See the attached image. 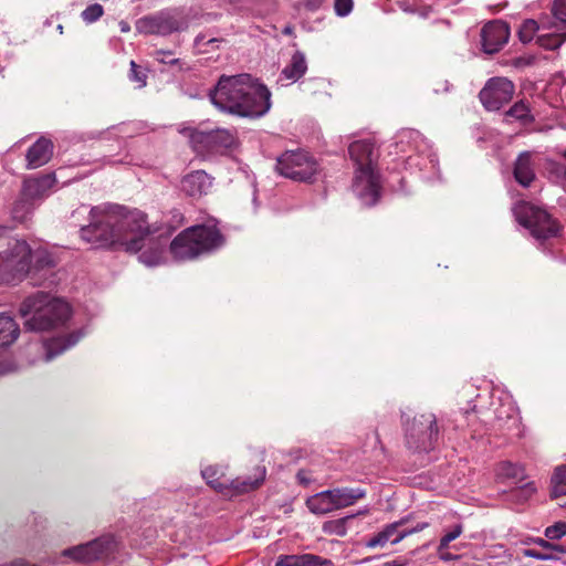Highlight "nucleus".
Listing matches in <instances>:
<instances>
[{"mask_svg": "<svg viewBox=\"0 0 566 566\" xmlns=\"http://www.w3.org/2000/svg\"><path fill=\"white\" fill-rule=\"evenodd\" d=\"M88 212L90 222L82 226L80 237L96 248L122 247L126 252H139V261L148 266L158 265L164 259L166 242L154 237L147 216L137 209L128 210L119 205L95 206L87 210L82 206L72 213Z\"/></svg>", "mask_w": 566, "mask_h": 566, "instance_id": "1", "label": "nucleus"}, {"mask_svg": "<svg viewBox=\"0 0 566 566\" xmlns=\"http://www.w3.org/2000/svg\"><path fill=\"white\" fill-rule=\"evenodd\" d=\"M209 98L220 112L239 117H261L271 107L268 87L247 73L221 75Z\"/></svg>", "mask_w": 566, "mask_h": 566, "instance_id": "2", "label": "nucleus"}, {"mask_svg": "<svg viewBox=\"0 0 566 566\" xmlns=\"http://www.w3.org/2000/svg\"><path fill=\"white\" fill-rule=\"evenodd\" d=\"M55 266L53 255L46 250L31 251L25 242H17L10 256L0 265V281L12 283L28 275L32 284L40 285Z\"/></svg>", "mask_w": 566, "mask_h": 566, "instance_id": "3", "label": "nucleus"}, {"mask_svg": "<svg viewBox=\"0 0 566 566\" xmlns=\"http://www.w3.org/2000/svg\"><path fill=\"white\" fill-rule=\"evenodd\" d=\"M348 154L356 166L353 190L364 205L373 206L380 192L379 174L376 170L379 153L376 144L371 139L355 140L349 145Z\"/></svg>", "mask_w": 566, "mask_h": 566, "instance_id": "4", "label": "nucleus"}, {"mask_svg": "<svg viewBox=\"0 0 566 566\" xmlns=\"http://www.w3.org/2000/svg\"><path fill=\"white\" fill-rule=\"evenodd\" d=\"M19 313L24 318L27 331L43 332L65 324L71 316V308L60 298L36 292L21 303Z\"/></svg>", "mask_w": 566, "mask_h": 566, "instance_id": "5", "label": "nucleus"}, {"mask_svg": "<svg viewBox=\"0 0 566 566\" xmlns=\"http://www.w3.org/2000/svg\"><path fill=\"white\" fill-rule=\"evenodd\" d=\"M226 244V237L216 222L196 224L182 230L170 243V252L178 261L193 260L212 253Z\"/></svg>", "mask_w": 566, "mask_h": 566, "instance_id": "6", "label": "nucleus"}, {"mask_svg": "<svg viewBox=\"0 0 566 566\" xmlns=\"http://www.w3.org/2000/svg\"><path fill=\"white\" fill-rule=\"evenodd\" d=\"M438 438L439 429L433 413L417 415L405 424L406 447L415 453L433 450Z\"/></svg>", "mask_w": 566, "mask_h": 566, "instance_id": "7", "label": "nucleus"}, {"mask_svg": "<svg viewBox=\"0 0 566 566\" xmlns=\"http://www.w3.org/2000/svg\"><path fill=\"white\" fill-rule=\"evenodd\" d=\"M515 216L518 223L528 229L538 241L556 238L562 231L560 223L537 206L524 202L516 207Z\"/></svg>", "mask_w": 566, "mask_h": 566, "instance_id": "8", "label": "nucleus"}, {"mask_svg": "<svg viewBox=\"0 0 566 566\" xmlns=\"http://www.w3.org/2000/svg\"><path fill=\"white\" fill-rule=\"evenodd\" d=\"M276 171L294 181L308 182L315 181L319 171L318 163L307 151L286 150L276 159Z\"/></svg>", "mask_w": 566, "mask_h": 566, "instance_id": "9", "label": "nucleus"}, {"mask_svg": "<svg viewBox=\"0 0 566 566\" xmlns=\"http://www.w3.org/2000/svg\"><path fill=\"white\" fill-rule=\"evenodd\" d=\"M187 132L191 148L201 156L222 154L235 143L234 135L228 129L217 128L205 132L189 128Z\"/></svg>", "mask_w": 566, "mask_h": 566, "instance_id": "10", "label": "nucleus"}, {"mask_svg": "<svg viewBox=\"0 0 566 566\" xmlns=\"http://www.w3.org/2000/svg\"><path fill=\"white\" fill-rule=\"evenodd\" d=\"M184 21L176 9H165L136 21V29L144 34L168 35L184 29Z\"/></svg>", "mask_w": 566, "mask_h": 566, "instance_id": "11", "label": "nucleus"}, {"mask_svg": "<svg viewBox=\"0 0 566 566\" xmlns=\"http://www.w3.org/2000/svg\"><path fill=\"white\" fill-rule=\"evenodd\" d=\"M515 86L506 77H492L479 93L482 105L488 111H499L511 102Z\"/></svg>", "mask_w": 566, "mask_h": 566, "instance_id": "12", "label": "nucleus"}, {"mask_svg": "<svg viewBox=\"0 0 566 566\" xmlns=\"http://www.w3.org/2000/svg\"><path fill=\"white\" fill-rule=\"evenodd\" d=\"M510 27L501 20L488 22L481 30V44L486 54L497 53L510 39Z\"/></svg>", "mask_w": 566, "mask_h": 566, "instance_id": "13", "label": "nucleus"}, {"mask_svg": "<svg viewBox=\"0 0 566 566\" xmlns=\"http://www.w3.org/2000/svg\"><path fill=\"white\" fill-rule=\"evenodd\" d=\"M212 187V178L203 170L186 175L181 180V190L189 197L200 198Z\"/></svg>", "mask_w": 566, "mask_h": 566, "instance_id": "14", "label": "nucleus"}, {"mask_svg": "<svg viewBox=\"0 0 566 566\" xmlns=\"http://www.w3.org/2000/svg\"><path fill=\"white\" fill-rule=\"evenodd\" d=\"M513 177L524 188H528L536 179L535 163L531 151L526 150L518 154L513 164Z\"/></svg>", "mask_w": 566, "mask_h": 566, "instance_id": "15", "label": "nucleus"}, {"mask_svg": "<svg viewBox=\"0 0 566 566\" xmlns=\"http://www.w3.org/2000/svg\"><path fill=\"white\" fill-rule=\"evenodd\" d=\"M105 551L102 539H94L86 544H81L63 552L64 556H69L77 562L90 563L98 559Z\"/></svg>", "mask_w": 566, "mask_h": 566, "instance_id": "16", "label": "nucleus"}, {"mask_svg": "<svg viewBox=\"0 0 566 566\" xmlns=\"http://www.w3.org/2000/svg\"><path fill=\"white\" fill-rule=\"evenodd\" d=\"M53 144L50 139L39 138L27 153L28 168L34 169L45 165L52 157Z\"/></svg>", "mask_w": 566, "mask_h": 566, "instance_id": "17", "label": "nucleus"}, {"mask_svg": "<svg viewBox=\"0 0 566 566\" xmlns=\"http://www.w3.org/2000/svg\"><path fill=\"white\" fill-rule=\"evenodd\" d=\"M83 336L81 331L72 332L66 336H59L48 339L44 343L45 361H50L74 346Z\"/></svg>", "mask_w": 566, "mask_h": 566, "instance_id": "18", "label": "nucleus"}, {"mask_svg": "<svg viewBox=\"0 0 566 566\" xmlns=\"http://www.w3.org/2000/svg\"><path fill=\"white\" fill-rule=\"evenodd\" d=\"M336 510L350 506L366 496V490L360 488L329 489Z\"/></svg>", "mask_w": 566, "mask_h": 566, "instance_id": "19", "label": "nucleus"}, {"mask_svg": "<svg viewBox=\"0 0 566 566\" xmlns=\"http://www.w3.org/2000/svg\"><path fill=\"white\" fill-rule=\"evenodd\" d=\"M265 473H266L265 468L258 467L255 469V473H254L253 478H251V476L244 478V479L237 478L234 480H231L230 484H228L229 480H226L224 483L228 485V489L226 491H228L230 488L232 490H234L235 493H247V492L253 491V490L258 489L263 483V481L265 479ZM223 494H227V492H224Z\"/></svg>", "mask_w": 566, "mask_h": 566, "instance_id": "20", "label": "nucleus"}, {"mask_svg": "<svg viewBox=\"0 0 566 566\" xmlns=\"http://www.w3.org/2000/svg\"><path fill=\"white\" fill-rule=\"evenodd\" d=\"M332 562L323 559L317 555L302 554V555H280L275 566H323L331 565Z\"/></svg>", "mask_w": 566, "mask_h": 566, "instance_id": "21", "label": "nucleus"}, {"mask_svg": "<svg viewBox=\"0 0 566 566\" xmlns=\"http://www.w3.org/2000/svg\"><path fill=\"white\" fill-rule=\"evenodd\" d=\"M53 179L50 175L41 178L28 179L23 182L22 195L34 202L41 198L52 186Z\"/></svg>", "mask_w": 566, "mask_h": 566, "instance_id": "22", "label": "nucleus"}, {"mask_svg": "<svg viewBox=\"0 0 566 566\" xmlns=\"http://www.w3.org/2000/svg\"><path fill=\"white\" fill-rule=\"evenodd\" d=\"M20 333L15 321L4 313H0V348H4L14 343Z\"/></svg>", "mask_w": 566, "mask_h": 566, "instance_id": "23", "label": "nucleus"}, {"mask_svg": "<svg viewBox=\"0 0 566 566\" xmlns=\"http://www.w3.org/2000/svg\"><path fill=\"white\" fill-rule=\"evenodd\" d=\"M306 506L314 514H327L335 509L329 490L318 492L306 500Z\"/></svg>", "mask_w": 566, "mask_h": 566, "instance_id": "24", "label": "nucleus"}, {"mask_svg": "<svg viewBox=\"0 0 566 566\" xmlns=\"http://www.w3.org/2000/svg\"><path fill=\"white\" fill-rule=\"evenodd\" d=\"M307 70V64L305 60V55L296 51L291 59V62L282 70L281 76L285 80H291L296 82L301 78Z\"/></svg>", "mask_w": 566, "mask_h": 566, "instance_id": "25", "label": "nucleus"}, {"mask_svg": "<svg viewBox=\"0 0 566 566\" xmlns=\"http://www.w3.org/2000/svg\"><path fill=\"white\" fill-rule=\"evenodd\" d=\"M33 210L34 202L21 193V197L14 202L12 207V218L19 222H24Z\"/></svg>", "mask_w": 566, "mask_h": 566, "instance_id": "26", "label": "nucleus"}, {"mask_svg": "<svg viewBox=\"0 0 566 566\" xmlns=\"http://www.w3.org/2000/svg\"><path fill=\"white\" fill-rule=\"evenodd\" d=\"M566 495V465L558 467L552 478L551 497Z\"/></svg>", "mask_w": 566, "mask_h": 566, "instance_id": "27", "label": "nucleus"}, {"mask_svg": "<svg viewBox=\"0 0 566 566\" xmlns=\"http://www.w3.org/2000/svg\"><path fill=\"white\" fill-rule=\"evenodd\" d=\"M354 517L355 515H347L338 520L327 521L323 524V531L326 534L344 536L347 533V522Z\"/></svg>", "mask_w": 566, "mask_h": 566, "instance_id": "28", "label": "nucleus"}, {"mask_svg": "<svg viewBox=\"0 0 566 566\" xmlns=\"http://www.w3.org/2000/svg\"><path fill=\"white\" fill-rule=\"evenodd\" d=\"M566 40V32L563 34L541 33L536 38V43L546 50L558 49Z\"/></svg>", "mask_w": 566, "mask_h": 566, "instance_id": "29", "label": "nucleus"}, {"mask_svg": "<svg viewBox=\"0 0 566 566\" xmlns=\"http://www.w3.org/2000/svg\"><path fill=\"white\" fill-rule=\"evenodd\" d=\"M497 474L502 478L523 480L524 468L521 464L504 461L500 463Z\"/></svg>", "mask_w": 566, "mask_h": 566, "instance_id": "30", "label": "nucleus"}, {"mask_svg": "<svg viewBox=\"0 0 566 566\" xmlns=\"http://www.w3.org/2000/svg\"><path fill=\"white\" fill-rule=\"evenodd\" d=\"M202 478L217 492L224 493L228 485L220 480L219 470L214 467H208L201 471Z\"/></svg>", "mask_w": 566, "mask_h": 566, "instance_id": "31", "label": "nucleus"}, {"mask_svg": "<svg viewBox=\"0 0 566 566\" xmlns=\"http://www.w3.org/2000/svg\"><path fill=\"white\" fill-rule=\"evenodd\" d=\"M539 30L537 22L533 19L525 20L518 29V39L522 43H530Z\"/></svg>", "mask_w": 566, "mask_h": 566, "instance_id": "32", "label": "nucleus"}, {"mask_svg": "<svg viewBox=\"0 0 566 566\" xmlns=\"http://www.w3.org/2000/svg\"><path fill=\"white\" fill-rule=\"evenodd\" d=\"M505 116L516 118L518 120H532L531 109L527 103L523 99L516 102L510 109L505 113Z\"/></svg>", "mask_w": 566, "mask_h": 566, "instance_id": "33", "label": "nucleus"}, {"mask_svg": "<svg viewBox=\"0 0 566 566\" xmlns=\"http://www.w3.org/2000/svg\"><path fill=\"white\" fill-rule=\"evenodd\" d=\"M103 7L98 3H94L90 4L85 10H83L81 17L86 23H93L97 21L103 15Z\"/></svg>", "mask_w": 566, "mask_h": 566, "instance_id": "34", "label": "nucleus"}, {"mask_svg": "<svg viewBox=\"0 0 566 566\" xmlns=\"http://www.w3.org/2000/svg\"><path fill=\"white\" fill-rule=\"evenodd\" d=\"M463 532V526L462 524H457L453 526V528L446 533L441 538H440V542H439V545H438V551H441V549H447L449 547V544L457 539Z\"/></svg>", "mask_w": 566, "mask_h": 566, "instance_id": "35", "label": "nucleus"}, {"mask_svg": "<svg viewBox=\"0 0 566 566\" xmlns=\"http://www.w3.org/2000/svg\"><path fill=\"white\" fill-rule=\"evenodd\" d=\"M545 536L551 541H556L566 535V522H556L546 527Z\"/></svg>", "mask_w": 566, "mask_h": 566, "instance_id": "36", "label": "nucleus"}, {"mask_svg": "<svg viewBox=\"0 0 566 566\" xmlns=\"http://www.w3.org/2000/svg\"><path fill=\"white\" fill-rule=\"evenodd\" d=\"M146 74L139 69V66L134 61H132L129 80L136 82L138 87H144L146 85Z\"/></svg>", "mask_w": 566, "mask_h": 566, "instance_id": "37", "label": "nucleus"}, {"mask_svg": "<svg viewBox=\"0 0 566 566\" xmlns=\"http://www.w3.org/2000/svg\"><path fill=\"white\" fill-rule=\"evenodd\" d=\"M408 522V517H402L400 518L399 521H396L394 523H390L388 525H386L382 530H381V533L386 536V538L388 539V542L392 541L391 537L397 534L398 535V530L399 527H401L402 525H405L406 523Z\"/></svg>", "mask_w": 566, "mask_h": 566, "instance_id": "38", "label": "nucleus"}, {"mask_svg": "<svg viewBox=\"0 0 566 566\" xmlns=\"http://www.w3.org/2000/svg\"><path fill=\"white\" fill-rule=\"evenodd\" d=\"M552 13L556 20L566 24V0H554Z\"/></svg>", "mask_w": 566, "mask_h": 566, "instance_id": "39", "label": "nucleus"}, {"mask_svg": "<svg viewBox=\"0 0 566 566\" xmlns=\"http://www.w3.org/2000/svg\"><path fill=\"white\" fill-rule=\"evenodd\" d=\"M354 7L353 0H335L334 2V9L338 17H346L348 15Z\"/></svg>", "mask_w": 566, "mask_h": 566, "instance_id": "40", "label": "nucleus"}, {"mask_svg": "<svg viewBox=\"0 0 566 566\" xmlns=\"http://www.w3.org/2000/svg\"><path fill=\"white\" fill-rule=\"evenodd\" d=\"M536 492V488H535V484L533 482H527L525 483L524 485H522L517 491H516V496L521 500H524L526 501L527 499H530L534 493Z\"/></svg>", "mask_w": 566, "mask_h": 566, "instance_id": "41", "label": "nucleus"}, {"mask_svg": "<svg viewBox=\"0 0 566 566\" xmlns=\"http://www.w3.org/2000/svg\"><path fill=\"white\" fill-rule=\"evenodd\" d=\"M536 492V488H535V484L533 482H527L525 483L524 485H522L517 491H516V496L521 500H524L526 501L527 499H530L534 493Z\"/></svg>", "mask_w": 566, "mask_h": 566, "instance_id": "42", "label": "nucleus"}, {"mask_svg": "<svg viewBox=\"0 0 566 566\" xmlns=\"http://www.w3.org/2000/svg\"><path fill=\"white\" fill-rule=\"evenodd\" d=\"M387 543H388V539L386 538V536L380 531L378 534H376L375 536L370 537L366 542V546L369 547V548H375V547H378V546L382 547Z\"/></svg>", "mask_w": 566, "mask_h": 566, "instance_id": "43", "label": "nucleus"}, {"mask_svg": "<svg viewBox=\"0 0 566 566\" xmlns=\"http://www.w3.org/2000/svg\"><path fill=\"white\" fill-rule=\"evenodd\" d=\"M524 555L527 557H532L537 560H552L557 559L555 555H545L544 552H539L536 549H525Z\"/></svg>", "mask_w": 566, "mask_h": 566, "instance_id": "44", "label": "nucleus"}, {"mask_svg": "<svg viewBox=\"0 0 566 566\" xmlns=\"http://www.w3.org/2000/svg\"><path fill=\"white\" fill-rule=\"evenodd\" d=\"M221 40H219L217 38L207 39L206 35L199 34V35H197V38L195 40V44L200 48V46H206V45L214 44V43H218Z\"/></svg>", "mask_w": 566, "mask_h": 566, "instance_id": "45", "label": "nucleus"}, {"mask_svg": "<svg viewBox=\"0 0 566 566\" xmlns=\"http://www.w3.org/2000/svg\"><path fill=\"white\" fill-rule=\"evenodd\" d=\"M326 0H303L304 7L310 11L318 10Z\"/></svg>", "mask_w": 566, "mask_h": 566, "instance_id": "46", "label": "nucleus"}, {"mask_svg": "<svg viewBox=\"0 0 566 566\" xmlns=\"http://www.w3.org/2000/svg\"><path fill=\"white\" fill-rule=\"evenodd\" d=\"M533 62H534L533 56H528V57L520 56V57L514 59L513 65L516 67H522V66L531 65Z\"/></svg>", "mask_w": 566, "mask_h": 566, "instance_id": "47", "label": "nucleus"}, {"mask_svg": "<svg viewBox=\"0 0 566 566\" xmlns=\"http://www.w3.org/2000/svg\"><path fill=\"white\" fill-rule=\"evenodd\" d=\"M415 534L413 528H405L402 531H398V535L391 541V544H398L405 537Z\"/></svg>", "mask_w": 566, "mask_h": 566, "instance_id": "48", "label": "nucleus"}, {"mask_svg": "<svg viewBox=\"0 0 566 566\" xmlns=\"http://www.w3.org/2000/svg\"><path fill=\"white\" fill-rule=\"evenodd\" d=\"M438 554H439V558L443 562H450V560L459 558V556L448 553V552H446V549L438 551Z\"/></svg>", "mask_w": 566, "mask_h": 566, "instance_id": "49", "label": "nucleus"}, {"mask_svg": "<svg viewBox=\"0 0 566 566\" xmlns=\"http://www.w3.org/2000/svg\"><path fill=\"white\" fill-rule=\"evenodd\" d=\"M538 546L543 547L544 549H547V551H552L553 552V547L554 546V543H551L549 541H546L544 538H536L534 541Z\"/></svg>", "mask_w": 566, "mask_h": 566, "instance_id": "50", "label": "nucleus"}, {"mask_svg": "<svg viewBox=\"0 0 566 566\" xmlns=\"http://www.w3.org/2000/svg\"><path fill=\"white\" fill-rule=\"evenodd\" d=\"M407 564H408L407 560L395 559V560H389V562L384 563L382 566H406Z\"/></svg>", "mask_w": 566, "mask_h": 566, "instance_id": "51", "label": "nucleus"}, {"mask_svg": "<svg viewBox=\"0 0 566 566\" xmlns=\"http://www.w3.org/2000/svg\"><path fill=\"white\" fill-rule=\"evenodd\" d=\"M433 91H434V93L448 92L449 91L448 82L446 81L444 83H440V85L438 87H434Z\"/></svg>", "mask_w": 566, "mask_h": 566, "instance_id": "52", "label": "nucleus"}, {"mask_svg": "<svg viewBox=\"0 0 566 566\" xmlns=\"http://www.w3.org/2000/svg\"><path fill=\"white\" fill-rule=\"evenodd\" d=\"M428 526H429V524H428V523H426V522H421V523H418V524H417L416 526H413L412 528H413V532H415V533H418V532L423 531V530H424V528H427Z\"/></svg>", "mask_w": 566, "mask_h": 566, "instance_id": "53", "label": "nucleus"}, {"mask_svg": "<svg viewBox=\"0 0 566 566\" xmlns=\"http://www.w3.org/2000/svg\"><path fill=\"white\" fill-rule=\"evenodd\" d=\"M554 546L555 547H553V552L566 554V547L565 546H562V545H558V544H554Z\"/></svg>", "mask_w": 566, "mask_h": 566, "instance_id": "54", "label": "nucleus"}, {"mask_svg": "<svg viewBox=\"0 0 566 566\" xmlns=\"http://www.w3.org/2000/svg\"><path fill=\"white\" fill-rule=\"evenodd\" d=\"M374 557H365L363 559H360L359 562H357V564L359 565H363V564H366L368 562H370Z\"/></svg>", "mask_w": 566, "mask_h": 566, "instance_id": "55", "label": "nucleus"}, {"mask_svg": "<svg viewBox=\"0 0 566 566\" xmlns=\"http://www.w3.org/2000/svg\"><path fill=\"white\" fill-rule=\"evenodd\" d=\"M120 29L123 32H126L129 30V27L126 22H120Z\"/></svg>", "mask_w": 566, "mask_h": 566, "instance_id": "56", "label": "nucleus"}, {"mask_svg": "<svg viewBox=\"0 0 566 566\" xmlns=\"http://www.w3.org/2000/svg\"><path fill=\"white\" fill-rule=\"evenodd\" d=\"M6 232H7V228H6V227L0 226V239H1L2 237H4Z\"/></svg>", "mask_w": 566, "mask_h": 566, "instance_id": "57", "label": "nucleus"}, {"mask_svg": "<svg viewBox=\"0 0 566 566\" xmlns=\"http://www.w3.org/2000/svg\"><path fill=\"white\" fill-rule=\"evenodd\" d=\"M297 478H298V480H300V482H301V483H306V482H307V481L305 480V476H302V473H301V472H298V473H297Z\"/></svg>", "mask_w": 566, "mask_h": 566, "instance_id": "58", "label": "nucleus"}, {"mask_svg": "<svg viewBox=\"0 0 566 566\" xmlns=\"http://www.w3.org/2000/svg\"><path fill=\"white\" fill-rule=\"evenodd\" d=\"M564 182H565V186H566V168H564Z\"/></svg>", "mask_w": 566, "mask_h": 566, "instance_id": "59", "label": "nucleus"}, {"mask_svg": "<svg viewBox=\"0 0 566 566\" xmlns=\"http://www.w3.org/2000/svg\"><path fill=\"white\" fill-rule=\"evenodd\" d=\"M562 156L566 159V149L562 153Z\"/></svg>", "mask_w": 566, "mask_h": 566, "instance_id": "60", "label": "nucleus"}, {"mask_svg": "<svg viewBox=\"0 0 566 566\" xmlns=\"http://www.w3.org/2000/svg\"><path fill=\"white\" fill-rule=\"evenodd\" d=\"M562 506H566V503H565V504H563Z\"/></svg>", "mask_w": 566, "mask_h": 566, "instance_id": "61", "label": "nucleus"}]
</instances>
